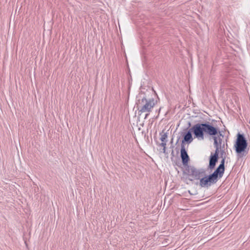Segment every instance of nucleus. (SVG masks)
Masks as SVG:
<instances>
[{
    "label": "nucleus",
    "mask_w": 250,
    "mask_h": 250,
    "mask_svg": "<svg viewBox=\"0 0 250 250\" xmlns=\"http://www.w3.org/2000/svg\"><path fill=\"white\" fill-rule=\"evenodd\" d=\"M225 158H223L218 167L216 169V170L210 174L211 177L214 179V180L217 182L218 181V178H221L224 173L225 171Z\"/></svg>",
    "instance_id": "423d86ee"
},
{
    "label": "nucleus",
    "mask_w": 250,
    "mask_h": 250,
    "mask_svg": "<svg viewBox=\"0 0 250 250\" xmlns=\"http://www.w3.org/2000/svg\"><path fill=\"white\" fill-rule=\"evenodd\" d=\"M160 135H161V138H160V140L162 141V142H167V133H164L163 134H162V133H160Z\"/></svg>",
    "instance_id": "9d476101"
},
{
    "label": "nucleus",
    "mask_w": 250,
    "mask_h": 250,
    "mask_svg": "<svg viewBox=\"0 0 250 250\" xmlns=\"http://www.w3.org/2000/svg\"><path fill=\"white\" fill-rule=\"evenodd\" d=\"M156 103L153 98H143L138 100L137 108L139 113H149Z\"/></svg>",
    "instance_id": "f03ea898"
},
{
    "label": "nucleus",
    "mask_w": 250,
    "mask_h": 250,
    "mask_svg": "<svg viewBox=\"0 0 250 250\" xmlns=\"http://www.w3.org/2000/svg\"><path fill=\"white\" fill-rule=\"evenodd\" d=\"M200 185L202 187H208L210 186L211 184H214L216 182L211 177L210 175L208 176H204L201 177L200 179Z\"/></svg>",
    "instance_id": "0eeeda50"
},
{
    "label": "nucleus",
    "mask_w": 250,
    "mask_h": 250,
    "mask_svg": "<svg viewBox=\"0 0 250 250\" xmlns=\"http://www.w3.org/2000/svg\"><path fill=\"white\" fill-rule=\"evenodd\" d=\"M181 157L183 165L186 167L188 166V163L189 160V158L186 150L185 146L183 145H181Z\"/></svg>",
    "instance_id": "6e6552de"
},
{
    "label": "nucleus",
    "mask_w": 250,
    "mask_h": 250,
    "mask_svg": "<svg viewBox=\"0 0 250 250\" xmlns=\"http://www.w3.org/2000/svg\"><path fill=\"white\" fill-rule=\"evenodd\" d=\"M148 115H149V113L146 114L145 118L146 119Z\"/></svg>",
    "instance_id": "f8f14e48"
},
{
    "label": "nucleus",
    "mask_w": 250,
    "mask_h": 250,
    "mask_svg": "<svg viewBox=\"0 0 250 250\" xmlns=\"http://www.w3.org/2000/svg\"><path fill=\"white\" fill-rule=\"evenodd\" d=\"M185 173L192 176L196 180H199L206 174V170L204 168L197 169L193 166H187L186 167Z\"/></svg>",
    "instance_id": "7ed1b4c3"
},
{
    "label": "nucleus",
    "mask_w": 250,
    "mask_h": 250,
    "mask_svg": "<svg viewBox=\"0 0 250 250\" xmlns=\"http://www.w3.org/2000/svg\"><path fill=\"white\" fill-rule=\"evenodd\" d=\"M166 145H167V142H162V143L160 144V146L163 147V153L166 152Z\"/></svg>",
    "instance_id": "9b49d317"
},
{
    "label": "nucleus",
    "mask_w": 250,
    "mask_h": 250,
    "mask_svg": "<svg viewBox=\"0 0 250 250\" xmlns=\"http://www.w3.org/2000/svg\"><path fill=\"white\" fill-rule=\"evenodd\" d=\"M192 131L190 129L185 134L184 139L182 141L181 145L185 146V143L186 142L188 144L191 143L193 141V138L191 134Z\"/></svg>",
    "instance_id": "1a4fd4ad"
},
{
    "label": "nucleus",
    "mask_w": 250,
    "mask_h": 250,
    "mask_svg": "<svg viewBox=\"0 0 250 250\" xmlns=\"http://www.w3.org/2000/svg\"><path fill=\"white\" fill-rule=\"evenodd\" d=\"M190 130L192 131L195 138L198 140L204 139L205 135L212 137L213 141L216 138L217 143H222V139L220 136L223 137L218 127H215L208 123H198L194 125Z\"/></svg>",
    "instance_id": "f257e3e1"
},
{
    "label": "nucleus",
    "mask_w": 250,
    "mask_h": 250,
    "mask_svg": "<svg viewBox=\"0 0 250 250\" xmlns=\"http://www.w3.org/2000/svg\"><path fill=\"white\" fill-rule=\"evenodd\" d=\"M213 144L216 150L214 154L213 155L211 154L210 156L208 168L210 169H212L215 167L218 159L219 149L221 145V143H217L216 138H214V143Z\"/></svg>",
    "instance_id": "39448f33"
},
{
    "label": "nucleus",
    "mask_w": 250,
    "mask_h": 250,
    "mask_svg": "<svg viewBox=\"0 0 250 250\" xmlns=\"http://www.w3.org/2000/svg\"><path fill=\"white\" fill-rule=\"evenodd\" d=\"M161 108H159V112L160 111V110H161Z\"/></svg>",
    "instance_id": "ddd939ff"
},
{
    "label": "nucleus",
    "mask_w": 250,
    "mask_h": 250,
    "mask_svg": "<svg viewBox=\"0 0 250 250\" xmlns=\"http://www.w3.org/2000/svg\"><path fill=\"white\" fill-rule=\"evenodd\" d=\"M247 140L244 135L240 133H238L237 139L234 145L236 152L240 154L244 152L247 148Z\"/></svg>",
    "instance_id": "20e7f679"
}]
</instances>
